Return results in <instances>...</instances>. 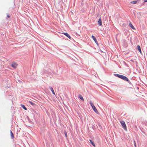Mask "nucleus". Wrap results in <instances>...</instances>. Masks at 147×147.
<instances>
[{
  "mask_svg": "<svg viewBox=\"0 0 147 147\" xmlns=\"http://www.w3.org/2000/svg\"><path fill=\"white\" fill-rule=\"evenodd\" d=\"M89 103L94 111L96 113H98V111L92 102L90 101Z\"/></svg>",
  "mask_w": 147,
  "mask_h": 147,
  "instance_id": "1",
  "label": "nucleus"
},
{
  "mask_svg": "<svg viewBox=\"0 0 147 147\" xmlns=\"http://www.w3.org/2000/svg\"><path fill=\"white\" fill-rule=\"evenodd\" d=\"M120 123L124 129L125 130H127V127L125 122L124 121H121Z\"/></svg>",
  "mask_w": 147,
  "mask_h": 147,
  "instance_id": "2",
  "label": "nucleus"
},
{
  "mask_svg": "<svg viewBox=\"0 0 147 147\" xmlns=\"http://www.w3.org/2000/svg\"><path fill=\"white\" fill-rule=\"evenodd\" d=\"M114 75L116 77H117L123 79L124 76L117 74H114Z\"/></svg>",
  "mask_w": 147,
  "mask_h": 147,
  "instance_id": "3",
  "label": "nucleus"
},
{
  "mask_svg": "<svg viewBox=\"0 0 147 147\" xmlns=\"http://www.w3.org/2000/svg\"><path fill=\"white\" fill-rule=\"evenodd\" d=\"M114 75L116 77H117L123 79L124 76L117 74H114Z\"/></svg>",
  "mask_w": 147,
  "mask_h": 147,
  "instance_id": "4",
  "label": "nucleus"
},
{
  "mask_svg": "<svg viewBox=\"0 0 147 147\" xmlns=\"http://www.w3.org/2000/svg\"><path fill=\"white\" fill-rule=\"evenodd\" d=\"M98 24L100 26L102 25V22L101 17L99 19L98 21Z\"/></svg>",
  "mask_w": 147,
  "mask_h": 147,
  "instance_id": "5",
  "label": "nucleus"
},
{
  "mask_svg": "<svg viewBox=\"0 0 147 147\" xmlns=\"http://www.w3.org/2000/svg\"><path fill=\"white\" fill-rule=\"evenodd\" d=\"M49 88L50 89V90L51 91L52 93L53 94L55 95V93L54 90H53V88L50 86V87H49Z\"/></svg>",
  "mask_w": 147,
  "mask_h": 147,
  "instance_id": "6",
  "label": "nucleus"
},
{
  "mask_svg": "<svg viewBox=\"0 0 147 147\" xmlns=\"http://www.w3.org/2000/svg\"><path fill=\"white\" fill-rule=\"evenodd\" d=\"M10 136L11 138V139H13V138H14V134L13 132H12V131H11V130L10 131Z\"/></svg>",
  "mask_w": 147,
  "mask_h": 147,
  "instance_id": "7",
  "label": "nucleus"
},
{
  "mask_svg": "<svg viewBox=\"0 0 147 147\" xmlns=\"http://www.w3.org/2000/svg\"><path fill=\"white\" fill-rule=\"evenodd\" d=\"M17 64L15 63H13L12 64L11 66L12 67L15 68L17 67Z\"/></svg>",
  "mask_w": 147,
  "mask_h": 147,
  "instance_id": "8",
  "label": "nucleus"
},
{
  "mask_svg": "<svg viewBox=\"0 0 147 147\" xmlns=\"http://www.w3.org/2000/svg\"><path fill=\"white\" fill-rule=\"evenodd\" d=\"M92 39H93V40H94V41H95V43H96V44L98 45V42L96 38V37H92Z\"/></svg>",
  "mask_w": 147,
  "mask_h": 147,
  "instance_id": "9",
  "label": "nucleus"
},
{
  "mask_svg": "<svg viewBox=\"0 0 147 147\" xmlns=\"http://www.w3.org/2000/svg\"><path fill=\"white\" fill-rule=\"evenodd\" d=\"M122 80L126 81H128V78L125 76H124V77H123V78Z\"/></svg>",
  "mask_w": 147,
  "mask_h": 147,
  "instance_id": "10",
  "label": "nucleus"
},
{
  "mask_svg": "<svg viewBox=\"0 0 147 147\" xmlns=\"http://www.w3.org/2000/svg\"><path fill=\"white\" fill-rule=\"evenodd\" d=\"M78 96V98H80L82 101H84V99L82 96L80 94H79Z\"/></svg>",
  "mask_w": 147,
  "mask_h": 147,
  "instance_id": "11",
  "label": "nucleus"
},
{
  "mask_svg": "<svg viewBox=\"0 0 147 147\" xmlns=\"http://www.w3.org/2000/svg\"><path fill=\"white\" fill-rule=\"evenodd\" d=\"M129 26H130V27L133 29H135V28L134 27V26L133 25L131 24V23L130 22L129 23Z\"/></svg>",
  "mask_w": 147,
  "mask_h": 147,
  "instance_id": "12",
  "label": "nucleus"
},
{
  "mask_svg": "<svg viewBox=\"0 0 147 147\" xmlns=\"http://www.w3.org/2000/svg\"><path fill=\"white\" fill-rule=\"evenodd\" d=\"M137 49H138V50L140 52V53H141L142 51H141V48H140V46L139 45H138L137 46Z\"/></svg>",
  "mask_w": 147,
  "mask_h": 147,
  "instance_id": "13",
  "label": "nucleus"
},
{
  "mask_svg": "<svg viewBox=\"0 0 147 147\" xmlns=\"http://www.w3.org/2000/svg\"><path fill=\"white\" fill-rule=\"evenodd\" d=\"M89 141L90 142V143L92 144L94 146H95V145L94 142L91 140H90Z\"/></svg>",
  "mask_w": 147,
  "mask_h": 147,
  "instance_id": "14",
  "label": "nucleus"
},
{
  "mask_svg": "<svg viewBox=\"0 0 147 147\" xmlns=\"http://www.w3.org/2000/svg\"><path fill=\"white\" fill-rule=\"evenodd\" d=\"M21 106L24 110H27V109L25 107V106L24 105L21 104Z\"/></svg>",
  "mask_w": 147,
  "mask_h": 147,
  "instance_id": "15",
  "label": "nucleus"
},
{
  "mask_svg": "<svg viewBox=\"0 0 147 147\" xmlns=\"http://www.w3.org/2000/svg\"><path fill=\"white\" fill-rule=\"evenodd\" d=\"M63 34H64L67 37H70L68 34L67 33H63Z\"/></svg>",
  "mask_w": 147,
  "mask_h": 147,
  "instance_id": "16",
  "label": "nucleus"
},
{
  "mask_svg": "<svg viewBox=\"0 0 147 147\" xmlns=\"http://www.w3.org/2000/svg\"><path fill=\"white\" fill-rule=\"evenodd\" d=\"M64 134H65V136L66 138L67 137V132L66 131H64Z\"/></svg>",
  "mask_w": 147,
  "mask_h": 147,
  "instance_id": "17",
  "label": "nucleus"
},
{
  "mask_svg": "<svg viewBox=\"0 0 147 147\" xmlns=\"http://www.w3.org/2000/svg\"><path fill=\"white\" fill-rule=\"evenodd\" d=\"M136 1H132L131 2V3L133 4H135L136 3Z\"/></svg>",
  "mask_w": 147,
  "mask_h": 147,
  "instance_id": "18",
  "label": "nucleus"
},
{
  "mask_svg": "<svg viewBox=\"0 0 147 147\" xmlns=\"http://www.w3.org/2000/svg\"><path fill=\"white\" fill-rule=\"evenodd\" d=\"M29 102L32 105H34V103H33L31 101H29Z\"/></svg>",
  "mask_w": 147,
  "mask_h": 147,
  "instance_id": "19",
  "label": "nucleus"
},
{
  "mask_svg": "<svg viewBox=\"0 0 147 147\" xmlns=\"http://www.w3.org/2000/svg\"><path fill=\"white\" fill-rule=\"evenodd\" d=\"M127 81L128 82V83L129 84L132 85V84L131 82L130 81H129V80L128 81Z\"/></svg>",
  "mask_w": 147,
  "mask_h": 147,
  "instance_id": "20",
  "label": "nucleus"
},
{
  "mask_svg": "<svg viewBox=\"0 0 147 147\" xmlns=\"http://www.w3.org/2000/svg\"><path fill=\"white\" fill-rule=\"evenodd\" d=\"M7 17L8 18H10V15H9V14H7Z\"/></svg>",
  "mask_w": 147,
  "mask_h": 147,
  "instance_id": "21",
  "label": "nucleus"
},
{
  "mask_svg": "<svg viewBox=\"0 0 147 147\" xmlns=\"http://www.w3.org/2000/svg\"><path fill=\"white\" fill-rule=\"evenodd\" d=\"M70 40H71L73 39L72 37H68Z\"/></svg>",
  "mask_w": 147,
  "mask_h": 147,
  "instance_id": "22",
  "label": "nucleus"
},
{
  "mask_svg": "<svg viewBox=\"0 0 147 147\" xmlns=\"http://www.w3.org/2000/svg\"><path fill=\"white\" fill-rule=\"evenodd\" d=\"M134 146H136V142H135V141H134Z\"/></svg>",
  "mask_w": 147,
  "mask_h": 147,
  "instance_id": "23",
  "label": "nucleus"
},
{
  "mask_svg": "<svg viewBox=\"0 0 147 147\" xmlns=\"http://www.w3.org/2000/svg\"><path fill=\"white\" fill-rule=\"evenodd\" d=\"M144 1L145 2H147V0H144Z\"/></svg>",
  "mask_w": 147,
  "mask_h": 147,
  "instance_id": "24",
  "label": "nucleus"
},
{
  "mask_svg": "<svg viewBox=\"0 0 147 147\" xmlns=\"http://www.w3.org/2000/svg\"><path fill=\"white\" fill-rule=\"evenodd\" d=\"M63 34V33H61V35H60V36H63V35H62Z\"/></svg>",
  "mask_w": 147,
  "mask_h": 147,
  "instance_id": "25",
  "label": "nucleus"
},
{
  "mask_svg": "<svg viewBox=\"0 0 147 147\" xmlns=\"http://www.w3.org/2000/svg\"><path fill=\"white\" fill-rule=\"evenodd\" d=\"M115 38H116V40H117V37H115Z\"/></svg>",
  "mask_w": 147,
  "mask_h": 147,
  "instance_id": "26",
  "label": "nucleus"
},
{
  "mask_svg": "<svg viewBox=\"0 0 147 147\" xmlns=\"http://www.w3.org/2000/svg\"><path fill=\"white\" fill-rule=\"evenodd\" d=\"M91 37H94V36L92 35V36H91Z\"/></svg>",
  "mask_w": 147,
  "mask_h": 147,
  "instance_id": "27",
  "label": "nucleus"
},
{
  "mask_svg": "<svg viewBox=\"0 0 147 147\" xmlns=\"http://www.w3.org/2000/svg\"><path fill=\"white\" fill-rule=\"evenodd\" d=\"M130 40L131 41V38H130Z\"/></svg>",
  "mask_w": 147,
  "mask_h": 147,
  "instance_id": "28",
  "label": "nucleus"
},
{
  "mask_svg": "<svg viewBox=\"0 0 147 147\" xmlns=\"http://www.w3.org/2000/svg\"><path fill=\"white\" fill-rule=\"evenodd\" d=\"M35 112L36 114H37V113H36V112Z\"/></svg>",
  "mask_w": 147,
  "mask_h": 147,
  "instance_id": "29",
  "label": "nucleus"
}]
</instances>
